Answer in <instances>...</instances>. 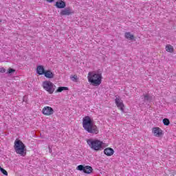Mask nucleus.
<instances>
[{
  "mask_svg": "<svg viewBox=\"0 0 176 176\" xmlns=\"http://www.w3.org/2000/svg\"><path fill=\"white\" fill-rule=\"evenodd\" d=\"M0 171L2 173V174H3L4 175H8V171H6V170H5L3 168H1L0 169Z\"/></svg>",
  "mask_w": 176,
  "mask_h": 176,
  "instance_id": "obj_22",
  "label": "nucleus"
},
{
  "mask_svg": "<svg viewBox=\"0 0 176 176\" xmlns=\"http://www.w3.org/2000/svg\"><path fill=\"white\" fill-rule=\"evenodd\" d=\"M76 170L82 171L85 174H91V173H93V168L90 166L78 165L76 167Z\"/></svg>",
  "mask_w": 176,
  "mask_h": 176,
  "instance_id": "obj_6",
  "label": "nucleus"
},
{
  "mask_svg": "<svg viewBox=\"0 0 176 176\" xmlns=\"http://www.w3.org/2000/svg\"><path fill=\"white\" fill-rule=\"evenodd\" d=\"M104 153L107 156H112V155L115 153V151L113 150V148L109 147L104 150Z\"/></svg>",
  "mask_w": 176,
  "mask_h": 176,
  "instance_id": "obj_13",
  "label": "nucleus"
},
{
  "mask_svg": "<svg viewBox=\"0 0 176 176\" xmlns=\"http://www.w3.org/2000/svg\"><path fill=\"white\" fill-rule=\"evenodd\" d=\"M82 127L89 134H98V128L94 124L90 116H85L82 118Z\"/></svg>",
  "mask_w": 176,
  "mask_h": 176,
  "instance_id": "obj_1",
  "label": "nucleus"
},
{
  "mask_svg": "<svg viewBox=\"0 0 176 176\" xmlns=\"http://www.w3.org/2000/svg\"><path fill=\"white\" fill-rule=\"evenodd\" d=\"M14 148L16 153L18 155H20L21 156H25V155H27L25 144H24L21 140L16 139L14 141Z\"/></svg>",
  "mask_w": 176,
  "mask_h": 176,
  "instance_id": "obj_4",
  "label": "nucleus"
},
{
  "mask_svg": "<svg viewBox=\"0 0 176 176\" xmlns=\"http://www.w3.org/2000/svg\"><path fill=\"white\" fill-rule=\"evenodd\" d=\"M54 6H56L57 9H65V6H67V3L63 0H58L56 2Z\"/></svg>",
  "mask_w": 176,
  "mask_h": 176,
  "instance_id": "obj_10",
  "label": "nucleus"
},
{
  "mask_svg": "<svg viewBox=\"0 0 176 176\" xmlns=\"http://www.w3.org/2000/svg\"><path fill=\"white\" fill-rule=\"evenodd\" d=\"M166 50L169 53H173V52H174V47H173L171 45H168L166 46Z\"/></svg>",
  "mask_w": 176,
  "mask_h": 176,
  "instance_id": "obj_17",
  "label": "nucleus"
},
{
  "mask_svg": "<svg viewBox=\"0 0 176 176\" xmlns=\"http://www.w3.org/2000/svg\"><path fill=\"white\" fill-rule=\"evenodd\" d=\"M70 79L71 80H72V82H78V76L76 74L74 76H71Z\"/></svg>",
  "mask_w": 176,
  "mask_h": 176,
  "instance_id": "obj_19",
  "label": "nucleus"
},
{
  "mask_svg": "<svg viewBox=\"0 0 176 176\" xmlns=\"http://www.w3.org/2000/svg\"><path fill=\"white\" fill-rule=\"evenodd\" d=\"M45 72H46V70H45L43 65L37 66L36 73L38 75H45Z\"/></svg>",
  "mask_w": 176,
  "mask_h": 176,
  "instance_id": "obj_12",
  "label": "nucleus"
},
{
  "mask_svg": "<svg viewBox=\"0 0 176 176\" xmlns=\"http://www.w3.org/2000/svg\"><path fill=\"white\" fill-rule=\"evenodd\" d=\"M144 102H148V101H152V96L149 94L144 95Z\"/></svg>",
  "mask_w": 176,
  "mask_h": 176,
  "instance_id": "obj_16",
  "label": "nucleus"
},
{
  "mask_svg": "<svg viewBox=\"0 0 176 176\" xmlns=\"http://www.w3.org/2000/svg\"><path fill=\"white\" fill-rule=\"evenodd\" d=\"M1 168H2V167L0 166V170H1Z\"/></svg>",
  "mask_w": 176,
  "mask_h": 176,
  "instance_id": "obj_26",
  "label": "nucleus"
},
{
  "mask_svg": "<svg viewBox=\"0 0 176 176\" xmlns=\"http://www.w3.org/2000/svg\"><path fill=\"white\" fill-rule=\"evenodd\" d=\"M0 72L1 74H5V72H6V69H5V68H3V67H1V68H0Z\"/></svg>",
  "mask_w": 176,
  "mask_h": 176,
  "instance_id": "obj_23",
  "label": "nucleus"
},
{
  "mask_svg": "<svg viewBox=\"0 0 176 176\" xmlns=\"http://www.w3.org/2000/svg\"><path fill=\"white\" fill-rule=\"evenodd\" d=\"M87 144L93 151H102L104 149V142L98 139H88L87 140Z\"/></svg>",
  "mask_w": 176,
  "mask_h": 176,
  "instance_id": "obj_3",
  "label": "nucleus"
},
{
  "mask_svg": "<svg viewBox=\"0 0 176 176\" xmlns=\"http://www.w3.org/2000/svg\"><path fill=\"white\" fill-rule=\"evenodd\" d=\"M43 87L46 90V91L50 93V94H53V93H54V90H56V85H54L53 82L47 80L43 82Z\"/></svg>",
  "mask_w": 176,
  "mask_h": 176,
  "instance_id": "obj_5",
  "label": "nucleus"
},
{
  "mask_svg": "<svg viewBox=\"0 0 176 176\" xmlns=\"http://www.w3.org/2000/svg\"><path fill=\"white\" fill-rule=\"evenodd\" d=\"M125 38H126V39H129L130 41H133V39H134V35L131 34L130 32H126L125 33Z\"/></svg>",
  "mask_w": 176,
  "mask_h": 176,
  "instance_id": "obj_15",
  "label": "nucleus"
},
{
  "mask_svg": "<svg viewBox=\"0 0 176 176\" xmlns=\"http://www.w3.org/2000/svg\"><path fill=\"white\" fill-rule=\"evenodd\" d=\"M60 14V16H70V14H74V11L70 8H67L62 10Z\"/></svg>",
  "mask_w": 176,
  "mask_h": 176,
  "instance_id": "obj_9",
  "label": "nucleus"
},
{
  "mask_svg": "<svg viewBox=\"0 0 176 176\" xmlns=\"http://www.w3.org/2000/svg\"><path fill=\"white\" fill-rule=\"evenodd\" d=\"M115 102L118 107V109H120V111L123 112V111H124V104H123V100H122V99H120V98L118 96L116 98Z\"/></svg>",
  "mask_w": 176,
  "mask_h": 176,
  "instance_id": "obj_8",
  "label": "nucleus"
},
{
  "mask_svg": "<svg viewBox=\"0 0 176 176\" xmlns=\"http://www.w3.org/2000/svg\"><path fill=\"white\" fill-rule=\"evenodd\" d=\"M164 126H168L170 124V120H168V118H164L162 120Z\"/></svg>",
  "mask_w": 176,
  "mask_h": 176,
  "instance_id": "obj_20",
  "label": "nucleus"
},
{
  "mask_svg": "<svg viewBox=\"0 0 176 176\" xmlns=\"http://www.w3.org/2000/svg\"><path fill=\"white\" fill-rule=\"evenodd\" d=\"M102 79V74L101 73L89 72L88 74V81L91 83L93 86H100Z\"/></svg>",
  "mask_w": 176,
  "mask_h": 176,
  "instance_id": "obj_2",
  "label": "nucleus"
},
{
  "mask_svg": "<svg viewBox=\"0 0 176 176\" xmlns=\"http://www.w3.org/2000/svg\"><path fill=\"white\" fill-rule=\"evenodd\" d=\"M42 113L45 116H50L54 113V110L50 107H45L42 110Z\"/></svg>",
  "mask_w": 176,
  "mask_h": 176,
  "instance_id": "obj_7",
  "label": "nucleus"
},
{
  "mask_svg": "<svg viewBox=\"0 0 176 176\" xmlns=\"http://www.w3.org/2000/svg\"><path fill=\"white\" fill-rule=\"evenodd\" d=\"M64 90H69V89L67 87H59L56 91V93H61V91H64Z\"/></svg>",
  "mask_w": 176,
  "mask_h": 176,
  "instance_id": "obj_18",
  "label": "nucleus"
},
{
  "mask_svg": "<svg viewBox=\"0 0 176 176\" xmlns=\"http://www.w3.org/2000/svg\"><path fill=\"white\" fill-rule=\"evenodd\" d=\"M46 1H47V2H49L50 3L54 2V0H46Z\"/></svg>",
  "mask_w": 176,
  "mask_h": 176,
  "instance_id": "obj_24",
  "label": "nucleus"
},
{
  "mask_svg": "<svg viewBox=\"0 0 176 176\" xmlns=\"http://www.w3.org/2000/svg\"><path fill=\"white\" fill-rule=\"evenodd\" d=\"M44 76L48 79H53V78H54V74L52 72V70L45 71V72L44 73Z\"/></svg>",
  "mask_w": 176,
  "mask_h": 176,
  "instance_id": "obj_14",
  "label": "nucleus"
},
{
  "mask_svg": "<svg viewBox=\"0 0 176 176\" xmlns=\"http://www.w3.org/2000/svg\"><path fill=\"white\" fill-rule=\"evenodd\" d=\"M14 72H16V69L9 68L8 71L7 72V74H8L9 75H12V74H14Z\"/></svg>",
  "mask_w": 176,
  "mask_h": 176,
  "instance_id": "obj_21",
  "label": "nucleus"
},
{
  "mask_svg": "<svg viewBox=\"0 0 176 176\" xmlns=\"http://www.w3.org/2000/svg\"><path fill=\"white\" fill-rule=\"evenodd\" d=\"M153 134H154L155 137H162V135H163V131L159 127H153Z\"/></svg>",
  "mask_w": 176,
  "mask_h": 176,
  "instance_id": "obj_11",
  "label": "nucleus"
},
{
  "mask_svg": "<svg viewBox=\"0 0 176 176\" xmlns=\"http://www.w3.org/2000/svg\"><path fill=\"white\" fill-rule=\"evenodd\" d=\"M49 148V151H50V153H52V148L50 146L48 147Z\"/></svg>",
  "mask_w": 176,
  "mask_h": 176,
  "instance_id": "obj_25",
  "label": "nucleus"
}]
</instances>
